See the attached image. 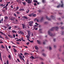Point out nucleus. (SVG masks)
Segmentation results:
<instances>
[{
	"label": "nucleus",
	"mask_w": 64,
	"mask_h": 64,
	"mask_svg": "<svg viewBox=\"0 0 64 64\" xmlns=\"http://www.w3.org/2000/svg\"><path fill=\"white\" fill-rule=\"evenodd\" d=\"M58 28L57 27L52 28L50 30H49L48 31L49 35H50V36H51L52 37H53V36H54V35H53L52 33L50 32V31H53L55 29L57 31L58 30Z\"/></svg>",
	"instance_id": "f257e3e1"
},
{
	"label": "nucleus",
	"mask_w": 64,
	"mask_h": 64,
	"mask_svg": "<svg viewBox=\"0 0 64 64\" xmlns=\"http://www.w3.org/2000/svg\"><path fill=\"white\" fill-rule=\"evenodd\" d=\"M28 35H26V38H27L28 40L30 42V40H29V39H30V38H29V37L30 36V35H31V32H30V30H28Z\"/></svg>",
	"instance_id": "f03ea898"
},
{
	"label": "nucleus",
	"mask_w": 64,
	"mask_h": 64,
	"mask_svg": "<svg viewBox=\"0 0 64 64\" xmlns=\"http://www.w3.org/2000/svg\"><path fill=\"white\" fill-rule=\"evenodd\" d=\"M18 33L19 34H20L23 35H24V32H22L20 31H18Z\"/></svg>",
	"instance_id": "7ed1b4c3"
},
{
	"label": "nucleus",
	"mask_w": 64,
	"mask_h": 64,
	"mask_svg": "<svg viewBox=\"0 0 64 64\" xmlns=\"http://www.w3.org/2000/svg\"><path fill=\"white\" fill-rule=\"evenodd\" d=\"M26 1L28 4L31 3V2L30 0H26Z\"/></svg>",
	"instance_id": "20e7f679"
},
{
	"label": "nucleus",
	"mask_w": 64,
	"mask_h": 64,
	"mask_svg": "<svg viewBox=\"0 0 64 64\" xmlns=\"http://www.w3.org/2000/svg\"><path fill=\"white\" fill-rule=\"evenodd\" d=\"M22 26L23 29H24V28L26 29V26L25 24H22Z\"/></svg>",
	"instance_id": "39448f33"
},
{
	"label": "nucleus",
	"mask_w": 64,
	"mask_h": 64,
	"mask_svg": "<svg viewBox=\"0 0 64 64\" xmlns=\"http://www.w3.org/2000/svg\"><path fill=\"white\" fill-rule=\"evenodd\" d=\"M20 59L22 60H24V61L25 62V60H24V58H23V57L20 56Z\"/></svg>",
	"instance_id": "423d86ee"
},
{
	"label": "nucleus",
	"mask_w": 64,
	"mask_h": 64,
	"mask_svg": "<svg viewBox=\"0 0 64 64\" xmlns=\"http://www.w3.org/2000/svg\"><path fill=\"white\" fill-rule=\"evenodd\" d=\"M22 55H23V54H22V53H20V54H19V56L20 57V56L21 57H22Z\"/></svg>",
	"instance_id": "0eeeda50"
},
{
	"label": "nucleus",
	"mask_w": 64,
	"mask_h": 64,
	"mask_svg": "<svg viewBox=\"0 0 64 64\" xmlns=\"http://www.w3.org/2000/svg\"><path fill=\"white\" fill-rule=\"evenodd\" d=\"M37 42L38 44H40V41L38 40H37Z\"/></svg>",
	"instance_id": "6e6552de"
},
{
	"label": "nucleus",
	"mask_w": 64,
	"mask_h": 64,
	"mask_svg": "<svg viewBox=\"0 0 64 64\" xmlns=\"http://www.w3.org/2000/svg\"><path fill=\"white\" fill-rule=\"evenodd\" d=\"M10 20L12 21H14V18L13 17H12L11 18H10Z\"/></svg>",
	"instance_id": "1a4fd4ad"
},
{
	"label": "nucleus",
	"mask_w": 64,
	"mask_h": 64,
	"mask_svg": "<svg viewBox=\"0 0 64 64\" xmlns=\"http://www.w3.org/2000/svg\"><path fill=\"white\" fill-rule=\"evenodd\" d=\"M13 49L14 50V52L15 53H16V52H17V50H16L14 48H13Z\"/></svg>",
	"instance_id": "9d476101"
},
{
	"label": "nucleus",
	"mask_w": 64,
	"mask_h": 64,
	"mask_svg": "<svg viewBox=\"0 0 64 64\" xmlns=\"http://www.w3.org/2000/svg\"><path fill=\"white\" fill-rule=\"evenodd\" d=\"M30 58H31H31H32V59H35V58H34V56H31L30 57Z\"/></svg>",
	"instance_id": "9b49d317"
},
{
	"label": "nucleus",
	"mask_w": 64,
	"mask_h": 64,
	"mask_svg": "<svg viewBox=\"0 0 64 64\" xmlns=\"http://www.w3.org/2000/svg\"><path fill=\"white\" fill-rule=\"evenodd\" d=\"M8 57L9 59L11 60V56H10V54L8 56Z\"/></svg>",
	"instance_id": "f8f14e48"
},
{
	"label": "nucleus",
	"mask_w": 64,
	"mask_h": 64,
	"mask_svg": "<svg viewBox=\"0 0 64 64\" xmlns=\"http://www.w3.org/2000/svg\"><path fill=\"white\" fill-rule=\"evenodd\" d=\"M34 47H35V48L36 50H38V48L37 46H34Z\"/></svg>",
	"instance_id": "ddd939ff"
},
{
	"label": "nucleus",
	"mask_w": 64,
	"mask_h": 64,
	"mask_svg": "<svg viewBox=\"0 0 64 64\" xmlns=\"http://www.w3.org/2000/svg\"><path fill=\"white\" fill-rule=\"evenodd\" d=\"M8 36L9 37H10V38H13V37L12 36L10 35L9 34L8 35Z\"/></svg>",
	"instance_id": "4468645a"
},
{
	"label": "nucleus",
	"mask_w": 64,
	"mask_h": 64,
	"mask_svg": "<svg viewBox=\"0 0 64 64\" xmlns=\"http://www.w3.org/2000/svg\"><path fill=\"white\" fill-rule=\"evenodd\" d=\"M12 32L13 33H16V31L14 30H12Z\"/></svg>",
	"instance_id": "2eb2a0df"
},
{
	"label": "nucleus",
	"mask_w": 64,
	"mask_h": 64,
	"mask_svg": "<svg viewBox=\"0 0 64 64\" xmlns=\"http://www.w3.org/2000/svg\"><path fill=\"white\" fill-rule=\"evenodd\" d=\"M37 26H38V25H35L34 26V29H35V28H36V27H37Z\"/></svg>",
	"instance_id": "dca6fc26"
},
{
	"label": "nucleus",
	"mask_w": 64,
	"mask_h": 64,
	"mask_svg": "<svg viewBox=\"0 0 64 64\" xmlns=\"http://www.w3.org/2000/svg\"><path fill=\"white\" fill-rule=\"evenodd\" d=\"M1 47L2 49H4L5 48V47L3 46V45H2Z\"/></svg>",
	"instance_id": "f3484780"
},
{
	"label": "nucleus",
	"mask_w": 64,
	"mask_h": 64,
	"mask_svg": "<svg viewBox=\"0 0 64 64\" xmlns=\"http://www.w3.org/2000/svg\"><path fill=\"white\" fill-rule=\"evenodd\" d=\"M33 2L34 3H38V2L36 0H33Z\"/></svg>",
	"instance_id": "a211bd4d"
},
{
	"label": "nucleus",
	"mask_w": 64,
	"mask_h": 64,
	"mask_svg": "<svg viewBox=\"0 0 64 64\" xmlns=\"http://www.w3.org/2000/svg\"><path fill=\"white\" fill-rule=\"evenodd\" d=\"M33 22L32 21H30L29 22V24H33Z\"/></svg>",
	"instance_id": "6ab92c4d"
},
{
	"label": "nucleus",
	"mask_w": 64,
	"mask_h": 64,
	"mask_svg": "<svg viewBox=\"0 0 64 64\" xmlns=\"http://www.w3.org/2000/svg\"><path fill=\"white\" fill-rule=\"evenodd\" d=\"M46 18L48 19V20H51V19L49 18H48L47 16L46 17Z\"/></svg>",
	"instance_id": "aec40b11"
},
{
	"label": "nucleus",
	"mask_w": 64,
	"mask_h": 64,
	"mask_svg": "<svg viewBox=\"0 0 64 64\" xmlns=\"http://www.w3.org/2000/svg\"><path fill=\"white\" fill-rule=\"evenodd\" d=\"M23 18H24V19H28V18L26 16H24Z\"/></svg>",
	"instance_id": "412c9836"
},
{
	"label": "nucleus",
	"mask_w": 64,
	"mask_h": 64,
	"mask_svg": "<svg viewBox=\"0 0 64 64\" xmlns=\"http://www.w3.org/2000/svg\"><path fill=\"white\" fill-rule=\"evenodd\" d=\"M6 50L8 51V52H9V51H8V50H9V49H8V48H7V46H6Z\"/></svg>",
	"instance_id": "4be33fe9"
},
{
	"label": "nucleus",
	"mask_w": 64,
	"mask_h": 64,
	"mask_svg": "<svg viewBox=\"0 0 64 64\" xmlns=\"http://www.w3.org/2000/svg\"><path fill=\"white\" fill-rule=\"evenodd\" d=\"M20 11H24V9H20L19 10Z\"/></svg>",
	"instance_id": "5701e85b"
},
{
	"label": "nucleus",
	"mask_w": 64,
	"mask_h": 64,
	"mask_svg": "<svg viewBox=\"0 0 64 64\" xmlns=\"http://www.w3.org/2000/svg\"><path fill=\"white\" fill-rule=\"evenodd\" d=\"M24 55H29V54L27 53H25Z\"/></svg>",
	"instance_id": "b1692460"
},
{
	"label": "nucleus",
	"mask_w": 64,
	"mask_h": 64,
	"mask_svg": "<svg viewBox=\"0 0 64 64\" xmlns=\"http://www.w3.org/2000/svg\"><path fill=\"white\" fill-rule=\"evenodd\" d=\"M47 40H46L45 41V42H43V44H45V42H47Z\"/></svg>",
	"instance_id": "393cba45"
},
{
	"label": "nucleus",
	"mask_w": 64,
	"mask_h": 64,
	"mask_svg": "<svg viewBox=\"0 0 64 64\" xmlns=\"http://www.w3.org/2000/svg\"><path fill=\"white\" fill-rule=\"evenodd\" d=\"M51 17L53 19H55V17L54 16H52Z\"/></svg>",
	"instance_id": "a878e982"
},
{
	"label": "nucleus",
	"mask_w": 64,
	"mask_h": 64,
	"mask_svg": "<svg viewBox=\"0 0 64 64\" xmlns=\"http://www.w3.org/2000/svg\"><path fill=\"white\" fill-rule=\"evenodd\" d=\"M43 17H42L40 20V22H42L43 21Z\"/></svg>",
	"instance_id": "bb28decb"
},
{
	"label": "nucleus",
	"mask_w": 64,
	"mask_h": 64,
	"mask_svg": "<svg viewBox=\"0 0 64 64\" xmlns=\"http://www.w3.org/2000/svg\"><path fill=\"white\" fill-rule=\"evenodd\" d=\"M29 25L30 26H33V24H29Z\"/></svg>",
	"instance_id": "cd10ccee"
},
{
	"label": "nucleus",
	"mask_w": 64,
	"mask_h": 64,
	"mask_svg": "<svg viewBox=\"0 0 64 64\" xmlns=\"http://www.w3.org/2000/svg\"><path fill=\"white\" fill-rule=\"evenodd\" d=\"M21 41V40L19 39V40L18 39L16 40V41Z\"/></svg>",
	"instance_id": "c85d7f7f"
},
{
	"label": "nucleus",
	"mask_w": 64,
	"mask_h": 64,
	"mask_svg": "<svg viewBox=\"0 0 64 64\" xmlns=\"http://www.w3.org/2000/svg\"><path fill=\"white\" fill-rule=\"evenodd\" d=\"M22 3L24 5H25L26 4V3L25 2H22Z\"/></svg>",
	"instance_id": "c756f323"
},
{
	"label": "nucleus",
	"mask_w": 64,
	"mask_h": 64,
	"mask_svg": "<svg viewBox=\"0 0 64 64\" xmlns=\"http://www.w3.org/2000/svg\"><path fill=\"white\" fill-rule=\"evenodd\" d=\"M60 5H59L56 6V8H60Z\"/></svg>",
	"instance_id": "7c9ffc66"
},
{
	"label": "nucleus",
	"mask_w": 64,
	"mask_h": 64,
	"mask_svg": "<svg viewBox=\"0 0 64 64\" xmlns=\"http://www.w3.org/2000/svg\"><path fill=\"white\" fill-rule=\"evenodd\" d=\"M26 64H29V61L28 60H27V62H26Z\"/></svg>",
	"instance_id": "2f4dec72"
},
{
	"label": "nucleus",
	"mask_w": 64,
	"mask_h": 64,
	"mask_svg": "<svg viewBox=\"0 0 64 64\" xmlns=\"http://www.w3.org/2000/svg\"><path fill=\"white\" fill-rule=\"evenodd\" d=\"M29 12V10H26V12L27 13H28V12Z\"/></svg>",
	"instance_id": "473e14b6"
},
{
	"label": "nucleus",
	"mask_w": 64,
	"mask_h": 64,
	"mask_svg": "<svg viewBox=\"0 0 64 64\" xmlns=\"http://www.w3.org/2000/svg\"><path fill=\"white\" fill-rule=\"evenodd\" d=\"M42 55L44 56H46V54L44 53L42 54Z\"/></svg>",
	"instance_id": "72a5a7b5"
},
{
	"label": "nucleus",
	"mask_w": 64,
	"mask_h": 64,
	"mask_svg": "<svg viewBox=\"0 0 64 64\" xmlns=\"http://www.w3.org/2000/svg\"><path fill=\"white\" fill-rule=\"evenodd\" d=\"M4 18L6 19H8V17H7V16H5Z\"/></svg>",
	"instance_id": "f704fd0d"
},
{
	"label": "nucleus",
	"mask_w": 64,
	"mask_h": 64,
	"mask_svg": "<svg viewBox=\"0 0 64 64\" xmlns=\"http://www.w3.org/2000/svg\"><path fill=\"white\" fill-rule=\"evenodd\" d=\"M19 9V7L18 6H17L16 7V10H18Z\"/></svg>",
	"instance_id": "c9c22d12"
},
{
	"label": "nucleus",
	"mask_w": 64,
	"mask_h": 64,
	"mask_svg": "<svg viewBox=\"0 0 64 64\" xmlns=\"http://www.w3.org/2000/svg\"><path fill=\"white\" fill-rule=\"evenodd\" d=\"M6 64H9V61L8 60L6 61Z\"/></svg>",
	"instance_id": "e433bc0d"
},
{
	"label": "nucleus",
	"mask_w": 64,
	"mask_h": 64,
	"mask_svg": "<svg viewBox=\"0 0 64 64\" xmlns=\"http://www.w3.org/2000/svg\"><path fill=\"white\" fill-rule=\"evenodd\" d=\"M32 14H30L28 15V16H30V17H31L32 16Z\"/></svg>",
	"instance_id": "4c0bfd02"
},
{
	"label": "nucleus",
	"mask_w": 64,
	"mask_h": 64,
	"mask_svg": "<svg viewBox=\"0 0 64 64\" xmlns=\"http://www.w3.org/2000/svg\"><path fill=\"white\" fill-rule=\"evenodd\" d=\"M11 28V26H10V27H8V28L9 30H10Z\"/></svg>",
	"instance_id": "58836bf2"
},
{
	"label": "nucleus",
	"mask_w": 64,
	"mask_h": 64,
	"mask_svg": "<svg viewBox=\"0 0 64 64\" xmlns=\"http://www.w3.org/2000/svg\"><path fill=\"white\" fill-rule=\"evenodd\" d=\"M13 38H15V34H13Z\"/></svg>",
	"instance_id": "ea45409f"
},
{
	"label": "nucleus",
	"mask_w": 64,
	"mask_h": 64,
	"mask_svg": "<svg viewBox=\"0 0 64 64\" xmlns=\"http://www.w3.org/2000/svg\"><path fill=\"white\" fill-rule=\"evenodd\" d=\"M26 45H29V42H27V43H26Z\"/></svg>",
	"instance_id": "a19ab883"
},
{
	"label": "nucleus",
	"mask_w": 64,
	"mask_h": 64,
	"mask_svg": "<svg viewBox=\"0 0 64 64\" xmlns=\"http://www.w3.org/2000/svg\"><path fill=\"white\" fill-rule=\"evenodd\" d=\"M42 2L44 3L45 2V0H42Z\"/></svg>",
	"instance_id": "79ce46f5"
},
{
	"label": "nucleus",
	"mask_w": 64,
	"mask_h": 64,
	"mask_svg": "<svg viewBox=\"0 0 64 64\" xmlns=\"http://www.w3.org/2000/svg\"><path fill=\"white\" fill-rule=\"evenodd\" d=\"M36 14H33V15H32V16L33 17H34V16H35L36 17Z\"/></svg>",
	"instance_id": "37998d69"
},
{
	"label": "nucleus",
	"mask_w": 64,
	"mask_h": 64,
	"mask_svg": "<svg viewBox=\"0 0 64 64\" xmlns=\"http://www.w3.org/2000/svg\"><path fill=\"white\" fill-rule=\"evenodd\" d=\"M0 33L1 34H2V35H4V34L2 32H0Z\"/></svg>",
	"instance_id": "c03bdc74"
},
{
	"label": "nucleus",
	"mask_w": 64,
	"mask_h": 64,
	"mask_svg": "<svg viewBox=\"0 0 64 64\" xmlns=\"http://www.w3.org/2000/svg\"><path fill=\"white\" fill-rule=\"evenodd\" d=\"M61 7H63V4H62L61 5Z\"/></svg>",
	"instance_id": "a18cd8bd"
},
{
	"label": "nucleus",
	"mask_w": 64,
	"mask_h": 64,
	"mask_svg": "<svg viewBox=\"0 0 64 64\" xmlns=\"http://www.w3.org/2000/svg\"><path fill=\"white\" fill-rule=\"evenodd\" d=\"M17 60L18 62H20V60H19V59H17Z\"/></svg>",
	"instance_id": "49530a36"
},
{
	"label": "nucleus",
	"mask_w": 64,
	"mask_h": 64,
	"mask_svg": "<svg viewBox=\"0 0 64 64\" xmlns=\"http://www.w3.org/2000/svg\"><path fill=\"white\" fill-rule=\"evenodd\" d=\"M49 49L50 50H51V49H52V48H51V47H49Z\"/></svg>",
	"instance_id": "de8ad7c7"
},
{
	"label": "nucleus",
	"mask_w": 64,
	"mask_h": 64,
	"mask_svg": "<svg viewBox=\"0 0 64 64\" xmlns=\"http://www.w3.org/2000/svg\"><path fill=\"white\" fill-rule=\"evenodd\" d=\"M0 38H2V39H3V38L2 37V36H0Z\"/></svg>",
	"instance_id": "09e8293b"
},
{
	"label": "nucleus",
	"mask_w": 64,
	"mask_h": 64,
	"mask_svg": "<svg viewBox=\"0 0 64 64\" xmlns=\"http://www.w3.org/2000/svg\"><path fill=\"white\" fill-rule=\"evenodd\" d=\"M24 47H25V48H27H27H28V47H27V46H24Z\"/></svg>",
	"instance_id": "8fccbe9b"
},
{
	"label": "nucleus",
	"mask_w": 64,
	"mask_h": 64,
	"mask_svg": "<svg viewBox=\"0 0 64 64\" xmlns=\"http://www.w3.org/2000/svg\"><path fill=\"white\" fill-rule=\"evenodd\" d=\"M30 43H33V40H31V41H30Z\"/></svg>",
	"instance_id": "3c124183"
},
{
	"label": "nucleus",
	"mask_w": 64,
	"mask_h": 64,
	"mask_svg": "<svg viewBox=\"0 0 64 64\" xmlns=\"http://www.w3.org/2000/svg\"><path fill=\"white\" fill-rule=\"evenodd\" d=\"M36 21L37 22H39V20H38V19H36Z\"/></svg>",
	"instance_id": "603ef678"
},
{
	"label": "nucleus",
	"mask_w": 64,
	"mask_h": 64,
	"mask_svg": "<svg viewBox=\"0 0 64 64\" xmlns=\"http://www.w3.org/2000/svg\"><path fill=\"white\" fill-rule=\"evenodd\" d=\"M34 6H36L37 5V4H36V3H34Z\"/></svg>",
	"instance_id": "864d4df0"
},
{
	"label": "nucleus",
	"mask_w": 64,
	"mask_h": 64,
	"mask_svg": "<svg viewBox=\"0 0 64 64\" xmlns=\"http://www.w3.org/2000/svg\"><path fill=\"white\" fill-rule=\"evenodd\" d=\"M5 38L6 39H8V38L7 36H5Z\"/></svg>",
	"instance_id": "5fc2aeb1"
},
{
	"label": "nucleus",
	"mask_w": 64,
	"mask_h": 64,
	"mask_svg": "<svg viewBox=\"0 0 64 64\" xmlns=\"http://www.w3.org/2000/svg\"><path fill=\"white\" fill-rule=\"evenodd\" d=\"M36 20H37V18H36L34 20V21H36Z\"/></svg>",
	"instance_id": "6e6d98bb"
},
{
	"label": "nucleus",
	"mask_w": 64,
	"mask_h": 64,
	"mask_svg": "<svg viewBox=\"0 0 64 64\" xmlns=\"http://www.w3.org/2000/svg\"><path fill=\"white\" fill-rule=\"evenodd\" d=\"M56 40V39L54 38V42H55Z\"/></svg>",
	"instance_id": "4d7b16f0"
},
{
	"label": "nucleus",
	"mask_w": 64,
	"mask_h": 64,
	"mask_svg": "<svg viewBox=\"0 0 64 64\" xmlns=\"http://www.w3.org/2000/svg\"><path fill=\"white\" fill-rule=\"evenodd\" d=\"M40 60H43V59L41 58H40Z\"/></svg>",
	"instance_id": "13d9d810"
},
{
	"label": "nucleus",
	"mask_w": 64,
	"mask_h": 64,
	"mask_svg": "<svg viewBox=\"0 0 64 64\" xmlns=\"http://www.w3.org/2000/svg\"><path fill=\"white\" fill-rule=\"evenodd\" d=\"M14 27L15 28H17V26H15Z\"/></svg>",
	"instance_id": "bf43d9fd"
},
{
	"label": "nucleus",
	"mask_w": 64,
	"mask_h": 64,
	"mask_svg": "<svg viewBox=\"0 0 64 64\" xmlns=\"http://www.w3.org/2000/svg\"><path fill=\"white\" fill-rule=\"evenodd\" d=\"M35 24H36V25H39V24H38V23H37V22H36Z\"/></svg>",
	"instance_id": "052dcab7"
},
{
	"label": "nucleus",
	"mask_w": 64,
	"mask_h": 64,
	"mask_svg": "<svg viewBox=\"0 0 64 64\" xmlns=\"http://www.w3.org/2000/svg\"><path fill=\"white\" fill-rule=\"evenodd\" d=\"M8 48L9 49H10L11 48V46H8Z\"/></svg>",
	"instance_id": "680f3d73"
},
{
	"label": "nucleus",
	"mask_w": 64,
	"mask_h": 64,
	"mask_svg": "<svg viewBox=\"0 0 64 64\" xmlns=\"http://www.w3.org/2000/svg\"><path fill=\"white\" fill-rule=\"evenodd\" d=\"M42 29H40V33H42V31H41Z\"/></svg>",
	"instance_id": "e2e57ef3"
},
{
	"label": "nucleus",
	"mask_w": 64,
	"mask_h": 64,
	"mask_svg": "<svg viewBox=\"0 0 64 64\" xmlns=\"http://www.w3.org/2000/svg\"><path fill=\"white\" fill-rule=\"evenodd\" d=\"M2 11L3 12H5V10H3Z\"/></svg>",
	"instance_id": "0e129e2a"
},
{
	"label": "nucleus",
	"mask_w": 64,
	"mask_h": 64,
	"mask_svg": "<svg viewBox=\"0 0 64 64\" xmlns=\"http://www.w3.org/2000/svg\"><path fill=\"white\" fill-rule=\"evenodd\" d=\"M1 20L2 21H3V19L2 18V19Z\"/></svg>",
	"instance_id": "69168bd1"
},
{
	"label": "nucleus",
	"mask_w": 64,
	"mask_h": 64,
	"mask_svg": "<svg viewBox=\"0 0 64 64\" xmlns=\"http://www.w3.org/2000/svg\"><path fill=\"white\" fill-rule=\"evenodd\" d=\"M64 32H62V34H61L63 35L64 34Z\"/></svg>",
	"instance_id": "338daca9"
},
{
	"label": "nucleus",
	"mask_w": 64,
	"mask_h": 64,
	"mask_svg": "<svg viewBox=\"0 0 64 64\" xmlns=\"http://www.w3.org/2000/svg\"><path fill=\"white\" fill-rule=\"evenodd\" d=\"M35 30H37V29H38V28H34Z\"/></svg>",
	"instance_id": "774afa93"
}]
</instances>
